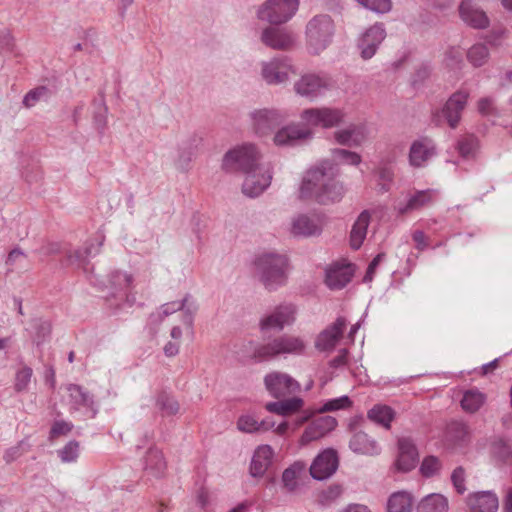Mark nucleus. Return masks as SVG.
Instances as JSON below:
<instances>
[{"label": "nucleus", "instance_id": "49", "mask_svg": "<svg viewBox=\"0 0 512 512\" xmlns=\"http://www.w3.org/2000/svg\"><path fill=\"white\" fill-rule=\"evenodd\" d=\"M91 254V247L79 248L68 252L67 260L69 264L76 265L78 267H85L87 259Z\"/></svg>", "mask_w": 512, "mask_h": 512}, {"label": "nucleus", "instance_id": "43", "mask_svg": "<svg viewBox=\"0 0 512 512\" xmlns=\"http://www.w3.org/2000/svg\"><path fill=\"white\" fill-rule=\"evenodd\" d=\"M491 453L494 457L501 461H511L512 458V446L508 439L503 437H495L490 445Z\"/></svg>", "mask_w": 512, "mask_h": 512}, {"label": "nucleus", "instance_id": "17", "mask_svg": "<svg viewBox=\"0 0 512 512\" xmlns=\"http://www.w3.org/2000/svg\"><path fill=\"white\" fill-rule=\"evenodd\" d=\"M385 37L386 31L381 23H376L367 29L358 43L362 59L366 61L372 58Z\"/></svg>", "mask_w": 512, "mask_h": 512}, {"label": "nucleus", "instance_id": "63", "mask_svg": "<svg viewBox=\"0 0 512 512\" xmlns=\"http://www.w3.org/2000/svg\"><path fill=\"white\" fill-rule=\"evenodd\" d=\"M95 35H96V32L94 30H92V29L84 31V40H83V42L75 44L73 46V51L74 52L82 51V50L90 51L89 41H91L92 38Z\"/></svg>", "mask_w": 512, "mask_h": 512}, {"label": "nucleus", "instance_id": "34", "mask_svg": "<svg viewBox=\"0 0 512 512\" xmlns=\"http://www.w3.org/2000/svg\"><path fill=\"white\" fill-rule=\"evenodd\" d=\"M369 223L370 214L368 211H363L358 216L350 232V245L353 249L357 250L361 247L366 238Z\"/></svg>", "mask_w": 512, "mask_h": 512}, {"label": "nucleus", "instance_id": "4", "mask_svg": "<svg viewBox=\"0 0 512 512\" xmlns=\"http://www.w3.org/2000/svg\"><path fill=\"white\" fill-rule=\"evenodd\" d=\"M262 155L253 143H243L227 151L222 160V167L228 172H253L260 166Z\"/></svg>", "mask_w": 512, "mask_h": 512}, {"label": "nucleus", "instance_id": "24", "mask_svg": "<svg viewBox=\"0 0 512 512\" xmlns=\"http://www.w3.org/2000/svg\"><path fill=\"white\" fill-rule=\"evenodd\" d=\"M461 19L469 26L476 29H484L489 25V19L485 12L471 1L463 0L459 6Z\"/></svg>", "mask_w": 512, "mask_h": 512}, {"label": "nucleus", "instance_id": "44", "mask_svg": "<svg viewBox=\"0 0 512 512\" xmlns=\"http://www.w3.org/2000/svg\"><path fill=\"white\" fill-rule=\"evenodd\" d=\"M156 406L162 412L163 416H174L180 410L178 401L166 392H162L158 395Z\"/></svg>", "mask_w": 512, "mask_h": 512}, {"label": "nucleus", "instance_id": "5", "mask_svg": "<svg viewBox=\"0 0 512 512\" xmlns=\"http://www.w3.org/2000/svg\"><path fill=\"white\" fill-rule=\"evenodd\" d=\"M307 344L303 338L291 334H283L272 338L255 350L261 360H268L282 355H303Z\"/></svg>", "mask_w": 512, "mask_h": 512}, {"label": "nucleus", "instance_id": "50", "mask_svg": "<svg viewBox=\"0 0 512 512\" xmlns=\"http://www.w3.org/2000/svg\"><path fill=\"white\" fill-rule=\"evenodd\" d=\"M358 4L373 12L384 14L391 10V0H355Z\"/></svg>", "mask_w": 512, "mask_h": 512}, {"label": "nucleus", "instance_id": "33", "mask_svg": "<svg viewBox=\"0 0 512 512\" xmlns=\"http://www.w3.org/2000/svg\"><path fill=\"white\" fill-rule=\"evenodd\" d=\"M304 401L300 397H292L276 402H269L265 405L267 411L281 416L291 415L302 409Z\"/></svg>", "mask_w": 512, "mask_h": 512}, {"label": "nucleus", "instance_id": "35", "mask_svg": "<svg viewBox=\"0 0 512 512\" xmlns=\"http://www.w3.org/2000/svg\"><path fill=\"white\" fill-rule=\"evenodd\" d=\"M67 391L69 393L70 404L76 410L81 407L93 409L94 400L93 396L85 391L81 386L76 384H69L67 386ZM95 413V411H93Z\"/></svg>", "mask_w": 512, "mask_h": 512}, {"label": "nucleus", "instance_id": "40", "mask_svg": "<svg viewBox=\"0 0 512 512\" xmlns=\"http://www.w3.org/2000/svg\"><path fill=\"white\" fill-rule=\"evenodd\" d=\"M431 190L417 191L412 195L404 206H399L398 211L400 214H405L409 211L418 210L428 204L431 199Z\"/></svg>", "mask_w": 512, "mask_h": 512}, {"label": "nucleus", "instance_id": "21", "mask_svg": "<svg viewBox=\"0 0 512 512\" xmlns=\"http://www.w3.org/2000/svg\"><path fill=\"white\" fill-rule=\"evenodd\" d=\"M297 94L315 99L327 88V83L315 74H305L294 84Z\"/></svg>", "mask_w": 512, "mask_h": 512}, {"label": "nucleus", "instance_id": "7", "mask_svg": "<svg viewBox=\"0 0 512 512\" xmlns=\"http://www.w3.org/2000/svg\"><path fill=\"white\" fill-rule=\"evenodd\" d=\"M132 282V275L126 272L114 271L109 275L106 301L111 308H122L125 303L132 305L134 297L128 293Z\"/></svg>", "mask_w": 512, "mask_h": 512}, {"label": "nucleus", "instance_id": "27", "mask_svg": "<svg viewBox=\"0 0 512 512\" xmlns=\"http://www.w3.org/2000/svg\"><path fill=\"white\" fill-rule=\"evenodd\" d=\"M167 468L163 453L150 448L144 457V473L149 479H159L164 476Z\"/></svg>", "mask_w": 512, "mask_h": 512}, {"label": "nucleus", "instance_id": "39", "mask_svg": "<svg viewBox=\"0 0 512 512\" xmlns=\"http://www.w3.org/2000/svg\"><path fill=\"white\" fill-rule=\"evenodd\" d=\"M413 500L407 492H396L388 500V512H411Z\"/></svg>", "mask_w": 512, "mask_h": 512}, {"label": "nucleus", "instance_id": "16", "mask_svg": "<svg viewBox=\"0 0 512 512\" xmlns=\"http://www.w3.org/2000/svg\"><path fill=\"white\" fill-rule=\"evenodd\" d=\"M338 468V457L334 450L326 449L314 459L310 466V475L316 480L331 477Z\"/></svg>", "mask_w": 512, "mask_h": 512}, {"label": "nucleus", "instance_id": "2", "mask_svg": "<svg viewBox=\"0 0 512 512\" xmlns=\"http://www.w3.org/2000/svg\"><path fill=\"white\" fill-rule=\"evenodd\" d=\"M335 24L327 14H319L310 19L306 25V49L311 55H320L333 41Z\"/></svg>", "mask_w": 512, "mask_h": 512}, {"label": "nucleus", "instance_id": "29", "mask_svg": "<svg viewBox=\"0 0 512 512\" xmlns=\"http://www.w3.org/2000/svg\"><path fill=\"white\" fill-rule=\"evenodd\" d=\"M435 154V145L429 138H421L412 143L409 152L410 164L414 167H421L429 158Z\"/></svg>", "mask_w": 512, "mask_h": 512}, {"label": "nucleus", "instance_id": "37", "mask_svg": "<svg viewBox=\"0 0 512 512\" xmlns=\"http://www.w3.org/2000/svg\"><path fill=\"white\" fill-rule=\"evenodd\" d=\"M418 512H448V501L440 494L426 496L417 507Z\"/></svg>", "mask_w": 512, "mask_h": 512}, {"label": "nucleus", "instance_id": "45", "mask_svg": "<svg viewBox=\"0 0 512 512\" xmlns=\"http://www.w3.org/2000/svg\"><path fill=\"white\" fill-rule=\"evenodd\" d=\"M468 435V427L463 422L452 421L447 425L446 436L450 441L454 443L465 441Z\"/></svg>", "mask_w": 512, "mask_h": 512}, {"label": "nucleus", "instance_id": "53", "mask_svg": "<svg viewBox=\"0 0 512 512\" xmlns=\"http://www.w3.org/2000/svg\"><path fill=\"white\" fill-rule=\"evenodd\" d=\"M332 154L336 160H339L343 163H347L350 165L357 166L361 162V156L358 153L346 149H334L332 151Z\"/></svg>", "mask_w": 512, "mask_h": 512}, {"label": "nucleus", "instance_id": "15", "mask_svg": "<svg viewBox=\"0 0 512 512\" xmlns=\"http://www.w3.org/2000/svg\"><path fill=\"white\" fill-rule=\"evenodd\" d=\"M261 41L275 50H289L296 43V35L285 28L267 27L261 33Z\"/></svg>", "mask_w": 512, "mask_h": 512}, {"label": "nucleus", "instance_id": "28", "mask_svg": "<svg viewBox=\"0 0 512 512\" xmlns=\"http://www.w3.org/2000/svg\"><path fill=\"white\" fill-rule=\"evenodd\" d=\"M399 454L396 461L397 469L408 472L413 469L417 463L418 452L413 442L408 438H402L398 441Z\"/></svg>", "mask_w": 512, "mask_h": 512}, {"label": "nucleus", "instance_id": "19", "mask_svg": "<svg viewBox=\"0 0 512 512\" xmlns=\"http://www.w3.org/2000/svg\"><path fill=\"white\" fill-rule=\"evenodd\" d=\"M347 321L344 317H338L335 322L323 330L315 341V347L320 351H331L343 335Z\"/></svg>", "mask_w": 512, "mask_h": 512}, {"label": "nucleus", "instance_id": "25", "mask_svg": "<svg viewBox=\"0 0 512 512\" xmlns=\"http://www.w3.org/2000/svg\"><path fill=\"white\" fill-rule=\"evenodd\" d=\"M321 226L315 217L299 214L292 218L290 233L296 237H311L321 233Z\"/></svg>", "mask_w": 512, "mask_h": 512}, {"label": "nucleus", "instance_id": "57", "mask_svg": "<svg viewBox=\"0 0 512 512\" xmlns=\"http://www.w3.org/2000/svg\"><path fill=\"white\" fill-rule=\"evenodd\" d=\"M47 94V89L43 86L37 87L31 91H29L24 99H23V105L26 108L33 107L42 97H44Z\"/></svg>", "mask_w": 512, "mask_h": 512}, {"label": "nucleus", "instance_id": "51", "mask_svg": "<svg viewBox=\"0 0 512 512\" xmlns=\"http://www.w3.org/2000/svg\"><path fill=\"white\" fill-rule=\"evenodd\" d=\"M33 371L30 367L24 366L15 375L14 389L17 392L25 391L31 381Z\"/></svg>", "mask_w": 512, "mask_h": 512}, {"label": "nucleus", "instance_id": "20", "mask_svg": "<svg viewBox=\"0 0 512 512\" xmlns=\"http://www.w3.org/2000/svg\"><path fill=\"white\" fill-rule=\"evenodd\" d=\"M336 425V419L331 416H320L314 419L302 434L301 444L306 445L309 442L324 437L326 434L332 431Z\"/></svg>", "mask_w": 512, "mask_h": 512}, {"label": "nucleus", "instance_id": "18", "mask_svg": "<svg viewBox=\"0 0 512 512\" xmlns=\"http://www.w3.org/2000/svg\"><path fill=\"white\" fill-rule=\"evenodd\" d=\"M246 177L242 184L243 193L251 198L257 197L266 190L272 180V174L269 170H263L260 166L253 172H246Z\"/></svg>", "mask_w": 512, "mask_h": 512}, {"label": "nucleus", "instance_id": "48", "mask_svg": "<svg viewBox=\"0 0 512 512\" xmlns=\"http://www.w3.org/2000/svg\"><path fill=\"white\" fill-rule=\"evenodd\" d=\"M62 462H75L79 456V443L75 440L69 441L62 449L58 450Z\"/></svg>", "mask_w": 512, "mask_h": 512}, {"label": "nucleus", "instance_id": "1", "mask_svg": "<svg viewBox=\"0 0 512 512\" xmlns=\"http://www.w3.org/2000/svg\"><path fill=\"white\" fill-rule=\"evenodd\" d=\"M337 173L336 166L328 160L310 168L302 179L299 198L314 199L320 204L340 201L345 191L343 185L336 180Z\"/></svg>", "mask_w": 512, "mask_h": 512}, {"label": "nucleus", "instance_id": "23", "mask_svg": "<svg viewBox=\"0 0 512 512\" xmlns=\"http://www.w3.org/2000/svg\"><path fill=\"white\" fill-rule=\"evenodd\" d=\"M353 272L350 264H333L326 269L325 283L330 289H342L351 281Z\"/></svg>", "mask_w": 512, "mask_h": 512}, {"label": "nucleus", "instance_id": "52", "mask_svg": "<svg viewBox=\"0 0 512 512\" xmlns=\"http://www.w3.org/2000/svg\"><path fill=\"white\" fill-rule=\"evenodd\" d=\"M489 51L485 44L479 43L473 45L467 52L468 61L471 64H480L488 57Z\"/></svg>", "mask_w": 512, "mask_h": 512}, {"label": "nucleus", "instance_id": "13", "mask_svg": "<svg viewBox=\"0 0 512 512\" xmlns=\"http://www.w3.org/2000/svg\"><path fill=\"white\" fill-rule=\"evenodd\" d=\"M296 320V308L292 304H282L275 307L269 314L260 320L261 331H282L286 326L292 325Z\"/></svg>", "mask_w": 512, "mask_h": 512}, {"label": "nucleus", "instance_id": "47", "mask_svg": "<svg viewBox=\"0 0 512 512\" xmlns=\"http://www.w3.org/2000/svg\"><path fill=\"white\" fill-rule=\"evenodd\" d=\"M478 148V139L474 135H466L459 139L457 149L462 157H470Z\"/></svg>", "mask_w": 512, "mask_h": 512}, {"label": "nucleus", "instance_id": "26", "mask_svg": "<svg viewBox=\"0 0 512 512\" xmlns=\"http://www.w3.org/2000/svg\"><path fill=\"white\" fill-rule=\"evenodd\" d=\"M333 137L340 145L357 147L366 141L367 131L362 125L351 124L344 129L335 131Z\"/></svg>", "mask_w": 512, "mask_h": 512}, {"label": "nucleus", "instance_id": "61", "mask_svg": "<svg viewBox=\"0 0 512 512\" xmlns=\"http://www.w3.org/2000/svg\"><path fill=\"white\" fill-rule=\"evenodd\" d=\"M26 258H27L26 254L20 248H14L8 254V257L6 260V265L13 267L18 262H20L21 260H24Z\"/></svg>", "mask_w": 512, "mask_h": 512}, {"label": "nucleus", "instance_id": "42", "mask_svg": "<svg viewBox=\"0 0 512 512\" xmlns=\"http://www.w3.org/2000/svg\"><path fill=\"white\" fill-rule=\"evenodd\" d=\"M368 418L385 428L390 427V423L394 418V411L386 405H375L368 412Z\"/></svg>", "mask_w": 512, "mask_h": 512}, {"label": "nucleus", "instance_id": "30", "mask_svg": "<svg viewBox=\"0 0 512 512\" xmlns=\"http://www.w3.org/2000/svg\"><path fill=\"white\" fill-rule=\"evenodd\" d=\"M349 447L357 454L375 456L380 453L378 443L364 432H356L350 442Z\"/></svg>", "mask_w": 512, "mask_h": 512}, {"label": "nucleus", "instance_id": "9", "mask_svg": "<svg viewBox=\"0 0 512 512\" xmlns=\"http://www.w3.org/2000/svg\"><path fill=\"white\" fill-rule=\"evenodd\" d=\"M250 127L258 136L270 135L281 125L286 117L279 110L273 108L255 109L249 113Z\"/></svg>", "mask_w": 512, "mask_h": 512}, {"label": "nucleus", "instance_id": "32", "mask_svg": "<svg viewBox=\"0 0 512 512\" xmlns=\"http://www.w3.org/2000/svg\"><path fill=\"white\" fill-rule=\"evenodd\" d=\"M291 74H296L293 66H263L261 72L262 78L270 85L287 82Z\"/></svg>", "mask_w": 512, "mask_h": 512}, {"label": "nucleus", "instance_id": "6", "mask_svg": "<svg viewBox=\"0 0 512 512\" xmlns=\"http://www.w3.org/2000/svg\"><path fill=\"white\" fill-rule=\"evenodd\" d=\"M300 118L308 126L332 129L345 122L346 112L337 107H313L302 110Z\"/></svg>", "mask_w": 512, "mask_h": 512}, {"label": "nucleus", "instance_id": "38", "mask_svg": "<svg viewBox=\"0 0 512 512\" xmlns=\"http://www.w3.org/2000/svg\"><path fill=\"white\" fill-rule=\"evenodd\" d=\"M486 396L477 389H470L464 392L461 399V407L467 413L477 412L485 403Z\"/></svg>", "mask_w": 512, "mask_h": 512}, {"label": "nucleus", "instance_id": "31", "mask_svg": "<svg viewBox=\"0 0 512 512\" xmlns=\"http://www.w3.org/2000/svg\"><path fill=\"white\" fill-rule=\"evenodd\" d=\"M273 450L269 445L259 446L252 457L250 473L254 477L262 476L272 463Z\"/></svg>", "mask_w": 512, "mask_h": 512}, {"label": "nucleus", "instance_id": "12", "mask_svg": "<svg viewBox=\"0 0 512 512\" xmlns=\"http://www.w3.org/2000/svg\"><path fill=\"white\" fill-rule=\"evenodd\" d=\"M176 311H182V322L187 327H192L194 314L197 311V305L194 301H190V295H186L180 301H173L161 306L157 313L150 315L151 323H159L166 316L173 314Z\"/></svg>", "mask_w": 512, "mask_h": 512}, {"label": "nucleus", "instance_id": "64", "mask_svg": "<svg viewBox=\"0 0 512 512\" xmlns=\"http://www.w3.org/2000/svg\"><path fill=\"white\" fill-rule=\"evenodd\" d=\"M51 332V325L49 322L42 321L37 327L36 343L39 345Z\"/></svg>", "mask_w": 512, "mask_h": 512}, {"label": "nucleus", "instance_id": "41", "mask_svg": "<svg viewBox=\"0 0 512 512\" xmlns=\"http://www.w3.org/2000/svg\"><path fill=\"white\" fill-rule=\"evenodd\" d=\"M273 425V423L269 424L266 421L258 422L253 416L250 415H242L237 421V428L245 433L267 431L273 427Z\"/></svg>", "mask_w": 512, "mask_h": 512}, {"label": "nucleus", "instance_id": "22", "mask_svg": "<svg viewBox=\"0 0 512 512\" xmlns=\"http://www.w3.org/2000/svg\"><path fill=\"white\" fill-rule=\"evenodd\" d=\"M467 506L469 512H497L498 497L491 491L475 492L468 496Z\"/></svg>", "mask_w": 512, "mask_h": 512}, {"label": "nucleus", "instance_id": "14", "mask_svg": "<svg viewBox=\"0 0 512 512\" xmlns=\"http://www.w3.org/2000/svg\"><path fill=\"white\" fill-rule=\"evenodd\" d=\"M313 131L300 123H291L278 129L273 136V143L276 146H294L299 141L311 140Z\"/></svg>", "mask_w": 512, "mask_h": 512}, {"label": "nucleus", "instance_id": "36", "mask_svg": "<svg viewBox=\"0 0 512 512\" xmlns=\"http://www.w3.org/2000/svg\"><path fill=\"white\" fill-rule=\"evenodd\" d=\"M306 465L304 462L296 461L286 468L282 474V483L289 492L295 491L298 487L299 479L305 474Z\"/></svg>", "mask_w": 512, "mask_h": 512}, {"label": "nucleus", "instance_id": "56", "mask_svg": "<svg viewBox=\"0 0 512 512\" xmlns=\"http://www.w3.org/2000/svg\"><path fill=\"white\" fill-rule=\"evenodd\" d=\"M351 405V401L348 396H342L339 398L331 399L327 401L320 409L321 412L336 411L339 409L347 408Z\"/></svg>", "mask_w": 512, "mask_h": 512}, {"label": "nucleus", "instance_id": "55", "mask_svg": "<svg viewBox=\"0 0 512 512\" xmlns=\"http://www.w3.org/2000/svg\"><path fill=\"white\" fill-rule=\"evenodd\" d=\"M379 178V186L382 192H387L390 189V184L393 181L394 173L390 167H380L377 171Z\"/></svg>", "mask_w": 512, "mask_h": 512}, {"label": "nucleus", "instance_id": "60", "mask_svg": "<svg viewBox=\"0 0 512 512\" xmlns=\"http://www.w3.org/2000/svg\"><path fill=\"white\" fill-rule=\"evenodd\" d=\"M385 258V254L384 253H379L377 254L374 259L370 262L368 268H367V271H366V274L363 278L364 282H371L373 277H374V274H375V271H376V268L378 267V265L381 263V261Z\"/></svg>", "mask_w": 512, "mask_h": 512}, {"label": "nucleus", "instance_id": "3", "mask_svg": "<svg viewBox=\"0 0 512 512\" xmlns=\"http://www.w3.org/2000/svg\"><path fill=\"white\" fill-rule=\"evenodd\" d=\"M255 265L257 274L267 289H276L286 282L287 259L285 256L265 253L256 259Z\"/></svg>", "mask_w": 512, "mask_h": 512}, {"label": "nucleus", "instance_id": "62", "mask_svg": "<svg viewBox=\"0 0 512 512\" xmlns=\"http://www.w3.org/2000/svg\"><path fill=\"white\" fill-rule=\"evenodd\" d=\"M477 108L480 114L490 115L494 111L493 100L489 97L481 98L478 101Z\"/></svg>", "mask_w": 512, "mask_h": 512}, {"label": "nucleus", "instance_id": "8", "mask_svg": "<svg viewBox=\"0 0 512 512\" xmlns=\"http://www.w3.org/2000/svg\"><path fill=\"white\" fill-rule=\"evenodd\" d=\"M299 7V0H267L257 11L260 20L272 25L289 21Z\"/></svg>", "mask_w": 512, "mask_h": 512}, {"label": "nucleus", "instance_id": "11", "mask_svg": "<svg viewBox=\"0 0 512 512\" xmlns=\"http://www.w3.org/2000/svg\"><path fill=\"white\" fill-rule=\"evenodd\" d=\"M468 98V92L457 91L453 93L448 98L443 108L434 114V121L440 124L441 117H443L449 127L455 129L460 123L461 115L467 105Z\"/></svg>", "mask_w": 512, "mask_h": 512}, {"label": "nucleus", "instance_id": "10", "mask_svg": "<svg viewBox=\"0 0 512 512\" xmlns=\"http://www.w3.org/2000/svg\"><path fill=\"white\" fill-rule=\"evenodd\" d=\"M264 385L268 393L276 398H286L301 390L300 383L287 373L273 371L264 377Z\"/></svg>", "mask_w": 512, "mask_h": 512}, {"label": "nucleus", "instance_id": "58", "mask_svg": "<svg viewBox=\"0 0 512 512\" xmlns=\"http://www.w3.org/2000/svg\"><path fill=\"white\" fill-rule=\"evenodd\" d=\"M451 481L459 494H463L466 491L465 470L461 466L454 469L451 475Z\"/></svg>", "mask_w": 512, "mask_h": 512}, {"label": "nucleus", "instance_id": "46", "mask_svg": "<svg viewBox=\"0 0 512 512\" xmlns=\"http://www.w3.org/2000/svg\"><path fill=\"white\" fill-rule=\"evenodd\" d=\"M441 468L442 464L439 458L435 456H427L421 463L420 472L424 477L429 478L439 474Z\"/></svg>", "mask_w": 512, "mask_h": 512}, {"label": "nucleus", "instance_id": "54", "mask_svg": "<svg viewBox=\"0 0 512 512\" xmlns=\"http://www.w3.org/2000/svg\"><path fill=\"white\" fill-rule=\"evenodd\" d=\"M14 50V38L7 28L0 29V54L6 55Z\"/></svg>", "mask_w": 512, "mask_h": 512}, {"label": "nucleus", "instance_id": "59", "mask_svg": "<svg viewBox=\"0 0 512 512\" xmlns=\"http://www.w3.org/2000/svg\"><path fill=\"white\" fill-rule=\"evenodd\" d=\"M73 425L64 420L55 421L50 430V438H55L61 435H67L71 432Z\"/></svg>", "mask_w": 512, "mask_h": 512}]
</instances>
